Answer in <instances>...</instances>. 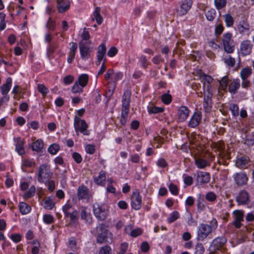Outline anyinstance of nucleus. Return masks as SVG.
Segmentation results:
<instances>
[{
	"mask_svg": "<svg viewBox=\"0 0 254 254\" xmlns=\"http://www.w3.org/2000/svg\"><path fill=\"white\" fill-rule=\"evenodd\" d=\"M100 8L99 7H97L95 11L93 13V17L92 18V20H94L95 19L96 20L97 23L98 24H101L103 21V18L100 14Z\"/></svg>",
	"mask_w": 254,
	"mask_h": 254,
	"instance_id": "nucleus-33",
	"label": "nucleus"
},
{
	"mask_svg": "<svg viewBox=\"0 0 254 254\" xmlns=\"http://www.w3.org/2000/svg\"><path fill=\"white\" fill-rule=\"evenodd\" d=\"M77 195L78 199H88L90 197L89 190L84 186H81L78 188Z\"/></svg>",
	"mask_w": 254,
	"mask_h": 254,
	"instance_id": "nucleus-17",
	"label": "nucleus"
},
{
	"mask_svg": "<svg viewBox=\"0 0 254 254\" xmlns=\"http://www.w3.org/2000/svg\"><path fill=\"white\" fill-rule=\"evenodd\" d=\"M59 149V145L56 143H54L49 146L48 151L50 154L52 155H55L57 154Z\"/></svg>",
	"mask_w": 254,
	"mask_h": 254,
	"instance_id": "nucleus-42",
	"label": "nucleus"
},
{
	"mask_svg": "<svg viewBox=\"0 0 254 254\" xmlns=\"http://www.w3.org/2000/svg\"><path fill=\"white\" fill-rule=\"evenodd\" d=\"M93 212L95 216L99 220H105L108 214L107 206L95 203L93 205Z\"/></svg>",
	"mask_w": 254,
	"mask_h": 254,
	"instance_id": "nucleus-5",
	"label": "nucleus"
},
{
	"mask_svg": "<svg viewBox=\"0 0 254 254\" xmlns=\"http://www.w3.org/2000/svg\"><path fill=\"white\" fill-rule=\"evenodd\" d=\"M179 213L177 211H174L169 214V216L167 218V222L169 223H172L179 218Z\"/></svg>",
	"mask_w": 254,
	"mask_h": 254,
	"instance_id": "nucleus-37",
	"label": "nucleus"
},
{
	"mask_svg": "<svg viewBox=\"0 0 254 254\" xmlns=\"http://www.w3.org/2000/svg\"><path fill=\"white\" fill-rule=\"evenodd\" d=\"M201 117L202 114L200 112H195L189 121V126L190 127H197L200 123Z\"/></svg>",
	"mask_w": 254,
	"mask_h": 254,
	"instance_id": "nucleus-18",
	"label": "nucleus"
},
{
	"mask_svg": "<svg viewBox=\"0 0 254 254\" xmlns=\"http://www.w3.org/2000/svg\"><path fill=\"white\" fill-rule=\"evenodd\" d=\"M252 73V69L247 67L242 69L240 72V76L242 80L247 79Z\"/></svg>",
	"mask_w": 254,
	"mask_h": 254,
	"instance_id": "nucleus-32",
	"label": "nucleus"
},
{
	"mask_svg": "<svg viewBox=\"0 0 254 254\" xmlns=\"http://www.w3.org/2000/svg\"><path fill=\"white\" fill-rule=\"evenodd\" d=\"M148 110L149 113L156 114L163 112V108L156 106H150L148 107Z\"/></svg>",
	"mask_w": 254,
	"mask_h": 254,
	"instance_id": "nucleus-53",
	"label": "nucleus"
},
{
	"mask_svg": "<svg viewBox=\"0 0 254 254\" xmlns=\"http://www.w3.org/2000/svg\"><path fill=\"white\" fill-rule=\"evenodd\" d=\"M228 83V77L225 76L221 78L219 81L220 86L223 90H226Z\"/></svg>",
	"mask_w": 254,
	"mask_h": 254,
	"instance_id": "nucleus-46",
	"label": "nucleus"
},
{
	"mask_svg": "<svg viewBox=\"0 0 254 254\" xmlns=\"http://www.w3.org/2000/svg\"><path fill=\"white\" fill-rule=\"evenodd\" d=\"M210 180V174L199 171L197 173L196 181L200 185L207 184Z\"/></svg>",
	"mask_w": 254,
	"mask_h": 254,
	"instance_id": "nucleus-16",
	"label": "nucleus"
},
{
	"mask_svg": "<svg viewBox=\"0 0 254 254\" xmlns=\"http://www.w3.org/2000/svg\"><path fill=\"white\" fill-rule=\"evenodd\" d=\"M128 248V244L126 243L122 244L119 254H125Z\"/></svg>",
	"mask_w": 254,
	"mask_h": 254,
	"instance_id": "nucleus-64",
	"label": "nucleus"
},
{
	"mask_svg": "<svg viewBox=\"0 0 254 254\" xmlns=\"http://www.w3.org/2000/svg\"><path fill=\"white\" fill-rule=\"evenodd\" d=\"M188 221L187 223L189 226H192L195 225V222L193 220L192 215L190 212H187L186 214Z\"/></svg>",
	"mask_w": 254,
	"mask_h": 254,
	"instance_id": "nucleus-55",
	"label": "nucleus"
},
{
	"mask_svg": "<svg viewBox=\"0 0 254 254\" xmlns=\"http://www.w3.org/2000/svg\"><path fill=\"white\" fill-rule=\"evenodd\" d=\"M230 109L231 111L233 116H236L239 115V107L237 105H231L230 106Z\"/></svg>",
	"mask_w": 254,
	"mask_h": 254,
	"instance_id": "nucleus-60",
	"label": "nucleus"
},
{
	"mask_svg": "<svg viewBox=\"0 0 254 254\" xmlns=\"http://www.w3.org/2000/svg\"><path fill=\"white\" fill-rule=\"evenodd\" d=\"M252 48L253 44L251 41H243L240 45V52L243 56L248 55L251 53Z\"/></svg>",
	"mask_w": 254,
	"mask_h": 254,
	"instance_id": "nucleus-12",
	"label": "nucleus"
},
{
	"mask_svg": "<svg viewBox=\"0 0 254 254\" xmlns=\"http://www.w3.org/2000/svg\"><path fill=\"white\" fill-rule=\"evenodd\" d=\"M232 34L227 33L223 35L222 43L224 44L231 43Z\"/></svg>",
	"mask_w": 254,
	"mask_h": 254,
	"instance_id": "nucleus-50",
	"label": "nucleus"
},
{
	"mask_svg": "<svg viewBox=\"0 0 254 254\" xmlns=\"http://www.w3.org/2000/svg\"><path fill=\"white\" fill-rule=\"evenodd\" d=\"M78 213L75 209H72L71 212H70L67 217H69L70 222V224L73 225H76L78 223Z\"/></svg>",
	"mask_w": 254,
	"mask_h": 254,
	"instance_id": "nucleus-29",
	"label": "nucleus"
},
{
	"mask_svg": "<svg viewBox=\"0 0 254 254\" xmlns=\"http://www.w3.org/2000/svg\"><path fill=\"white\" fill-rule=\"evenodd\" d=\"M85 43L83 41L79 43L81 57L83 60H86L89 58L91 51L90 48L88 46L89 44H85Z\"/></svg>",
	"mask_w": 254,
	"mask_h": 254,
	"instance_id": "nucleus-13",
	"label": "nucleus"
},
{
	"mask_svg": "<svg viewBox=\"0 0 254 254\" xmlns=\"http://www.w3.org/2000/svg\"><path fill=\"white\" fill-rule=\"evenodd\" d=\"M226 25L227 27H231L234 24V19L230 14L223 15Z\"/></svg>",
	"mask_w": 254,
	"mask_h": 254,
	"instance_id": "nucleus-40",
	"label": "nucleus"
},
{
	"mask_svg": "<svg viewBox=\"0 0 254 254\" xmlns=\"http://www.w3.org/2000/svg\"><path fill=\"white\" fill-rule=\"evenodd\" d=\"M72 206L69 204H66L63 207V210L64 214L65 217H67V215L69 214L70 212L72 210Z\"/></svg>",
	"mask_w": 254,
	"mask_h": 254,
	"instance_id": "nucleus-57",
	"label": "nucleus"
},
{
	"mask_svg": "<svg viewBox=\"0 0 254 254\" xmlns=\"http://www.w3.org/2000/svg\"><path fill=\"white\" fill-rule=\"evenodd\" d=\"M35 163L30 160L25 159L22 160L21 169L23 171H25L24 167L30 168L35 165Z\"/></svg>",
	"mask_w": 254,
	"mask_h": 254,
	"instance_id": "nucleus-41",
	"label": "nucleus"
},
{
	"mask_svg": "<svg viewBox=\"0 0 254 254\" xmlns=\"http://www.w3.org/2000/svg\"><path fill=\"white\" fill-rule=\"evenodd\" d=\"M74 127L76 133L78 135V131H80L84 135H88L90 132L87 129L88 125L84 120H81L79 117L75 116L74 118Z\"/></svg>",
	"mask_w": 254,
	"mask_h": 254,
	"instance_id": "nucleus-6",
	"label": "nucleus"
},
{
	"mask_svg": "<svg viewBox=\"0 0 254 254\" xmlns=\"http://www.w3.org/2000/svg\"><path fill=\"white\" fill-rule=\"evenodd\" d=\"M131 92L128 90L125 91L122 98L121 124L125 125L127 122L130 106Z\"/></svg>",
	"mask_w": 254,
	"mask_h": 254,
	"instance_id": "nucleus-2",
	"label": "nucleus"
},
{
	"mask_svg": "<svg viewBox=\"0 0 254 254\" xmlns=\"http://www.w3.org/2000/svg\"><path fill=\"white\" fill-rule=\"evenodd\" d=\"M204 248L201 243H197L195 247L194 254H203Z\"/></svg>",
	"mask_w": 254,
	"mask_h": 254,
	"instance_id": "nucleus-48",
	"label": "nucleus"
},
{
	"mask_svg": "<svg viewBox=\"0 0 254 254\" xmlns=\"http://www.w3.org/2000/svg\"><path fill=\"white\" fill-rule=\"evenodd\" d=\"M162 101L165 104H169L172 101V97L169 94H164L162 96Z\"/></svg>",
	"mask_w": 254,
	"mask_h": 254,
	"instance_id": "nucleus-56",
	"label": "nucleus"
},
{
	"mask_svg": "<svg viewBox=\"0 0 254 254\" xmlns=\"http://www.w3.org/2000/svg\"><path fill=\"white\" fill-rule=\"evenodd\" d=\"M194 162L195 165L199 169H204L205 167L209 165V164L206 160L201 158H195Z\"/></svg>",
	"mask_w": 254,
	"mask_h": 254,
	"instance_id": "nucleus-30",
	"label": "nucleus"
},
{
	"mask_svg": "<svg viewBox=\"0 0 254 254\" xmlns=\"http://www.w3.org/2000/svg\"><path fill=\"white\" fill-rule=\"evenodd\" d=\"M236 201L239 205H246L250 202L249 194L245 190H242L236 198Z\"/></svg>",
	"mask_w": 254,
	"mask_h": 254,
	"instance_id": "nucleus-11",
	"label": "nucleus"
},
{
	"mask_svg": "<svg viewBox=\"0 0 254 254\" xmlns=\"http://www.w3.org/2000/svg\"><path fill=\"white\" fill-rule=\"evenodd\" d=\"M139 62L143 68H146L147 67V61L145 56H141L139 59Z\"/></svg>",
	"mask_w": 254,
	"mask_h": 254,
	"instance_id": "nucleus-59",
	"label": "nucleus"
},
{
	"mask_svg": "<svg viewBox=\"0 0 254 254\" xmlns=\"http://www.w3.org/2000/svg\"><path fill=\"white\" fill-rule=\"evenodd\" d=\"M216 195L212 191H209L206 193L205 198L207 200L213 202L216 199Z\"/></svg>",
	"mask_w": 254,
	"mask_h": 254,
	"instance_id": "nucleus-51",
	"label": "nucleus"
},
{
	"mask_svg": "<svg viewBox=\"0 0 254 254\" xmlns=\"http://www.w3.org/2000/svg\"><path fill=\"white\" fill-rule=\"evenodd\" d=\"M111 248L106 246L101 248L99 254H111Z\"/></svg>",
	"mask_w": 254,
	"mask_h": 254,
	"instance_id": "nucleus-61",
	"label": "nucleus"
},
{
	"mask_svg": "<svg viewBox=\"0 0 254 254\" xmlns=\"http://www.w3.org/2000/svg\"><path fill=\"white\" fill-rule=\"evenodd\" d=\"M106 52V48L105 44H101L98 47L97 52V64H99L100 62L104 60V58Z\"/></svg>",
	"mask_w": 254,
	"mask_h": 254,
	"instance_id": "nucleus-27",
	"label": "nucleus"
},
{
	"mask_svg": "<svg viewBox=\"0 0 254 254\" xmlns=\"http://www.w3.org/2000/svg\"><path fill=\"white\" fill-rule=\"evenodd\" d=\"M142 199L138 191L132 192L131 196V204L132 207L135 210H139L141 207Z\"/></svg>",
	"mask_w": 254,
	"mask_h": 254,
	"instance_id": "nucleus-10",
	"label": "nucleus"
},
{
	"mask_svg": "<svg viewBox=\"0 0 254 254\" xmlns=\"http://www.w3.org/2000/svg\"><path fill=\"white\" fill-rule=\"evenodd\" d=\"M83 88L80 84H78L77 82H75L73 84L71 91L73 93H80L82 92L83 91Z\"/></svg>",
	"mask_w": 254,
	"mask_h": 254,
	"instance_id": "nucleus-47",
	"label": "nucleus"
},
{
	"mask_svg": "<svg viewBox=\"0 0 254 254\" xmlns=\"http://www.w3.org/2000/svg\"><path fill=\"white\" fill-rule=\"evenodd\" d=\"M250 160L248 157L242 156L238 158L236 161V166L241 169H246L249 165Z\"/></svg>",
	"mask_w": 254,
	"mask_h": 254,
	"instance_id": "nucleus-21",
	"label": "nucleus"
},
{
	"mask_svg": "<svg viewBox=\"0 0 254 254\" xmlns=\"http://www.w3.org/2000/svg\"><path fill=\"white\" fill-rule=\"evenodd\" d=\"M90 35L88 31L84 30L82 34V40L80 42H85V44H89L90 41L89 40Z\"/></svg>",
	"mask_w": 254,
	"mask_h": 254,
	"instance_id": "nucleus-49",
	"label": "nucleus"
},
{
	"mask_svg": "<svg viewBox=\"0 0 254 254\" xmlns=\"http://www.w3.org/2000/svg\"><path fill=\"white\" fill-rule=\"evenodd\" d=\"M234 178L236 183L239 186L245 185L248 180L247 175L242 172L236 173L234 175Z\"/></svg>",
	"mask_w": 254,
	"mask_h": 254,
	"instance_id": "nucleus-19",
	"label": "nucleus"
},
{
	"mask_svg": "<svg viewBox=\"0 0 254 254\" xmlns=\"http://www.w3.org/2000/svg\"><path fill=\"white\" fill-rule=\"evenodd\" d=\"M72 158L74 159V160L77 163H80L81 162L82 160V158L80 154L77 152H74L72 153Z\"/></svg>",
	"mask_w": 254,
	"mask_h": 254,
	"instance_id": "nucleus-62",
	"label": "nucleus"
},
{
	"mask_svg": "<svg viewBox=\"0 0 254 254\" xmlns=\"http://www.w3.org/2000/svg\"><path fill=\"white\" fill-rule=\"evenodd\" d=\"M224 63L230 67H233L235 64V60L231 56H229L223 59Z\"/></svg>",
	"mask_w": 254,
	"mask_h": 254,
	"instance_id": "nucleus-44",
	"label": "nucleus"
},
{
	"mask_svg": "<svg viewBox=\"0 0 254 254\" xmlns=\"http://www.w3.org/2000/svg\"><path fill=\"white\" fill-rule=\"evenodd\" d=\"M169 189L170 191V192L174 195H177L178 193V189L177 187L173 184H171L169 186Z\"/></svg>",
	"mask_w": 254,
	"mask_h": 254,
	"instance_id": "nucleus-63",
	"label": "nucleus"
},
{
	"mask_svg": "<svg viewBox=\"0 0 254 254\" xmlns=\"http://www.w3.org/2000/svg\"><path fill=\"white\" fill-rule=\"evenodd\" d=\"M240 87V80L239 79L236 78L230 83L228 87V90L232 94H235L237 92Z\"/></svg>",
	"mask_w": 254,
	"mask_h": 254,
	"instance_id": "nucleus-23",
	"label": "nucleus"
},
{
	"mask_svg": "<svg viewBox=\"0 0 254 254\" xmlns=\"http://www.w3.org/2000/svg\"><path fill=\"white\" fill-rule=\"evenodd\" d=\"M212 93L211 92H208L207 95L204 94L203 99V108L205 112H209L212 108Z\"/></svg>",
	"mask_w": 254,
	"mask_h": 254,
	"instance_id": "nucleus-20",
	"label": "nucleus"
},
{
	"mask_svg": "<svg viewBox=\"0 0 254 254\" xmlns=\"http://www.w3.org/2000/svg\"><path fill=\"white\" fill-rule=\"evenodd\" d=\"M37 89L43 96H45L49 92L48 89L42 84H39L37 86Z\"/></svg>",
	"mask_w": 254,
	"mask_h": 254,
	"instance_id": "nucleus-45",
	"label": "nucleus"
},
{
	"mask_svg": "<svg viewBox=\"0 0 254 254\" xmlns=\"http://www.w3.org/2000/svg\"><path fill=\"white\" fill-rule=\"evenodd\" d=\"M226 239L223 237H219L214 239L210 246L209 249L211 253H216L218 252H225L226 249L224 247Z\"/></svg>",
	"mask_w": 254,
	"mask_h": 254,
	"instance_id": "nucleus-3",
	"label": "nucleus"
},
{
	"mask_svg": "<svg viewBox=\"0 0 254 254\" xmlns=\"http://www.w3.org/2000/svg\"><path fill=\"white\" fill-rule=\"evenodd\" d=\"M52 176L50 166L47 164L41 165L39 168L37 179L40 183H46Z\"/></svg>",
	"mask_w": 254,
	"mask_h": 254,
	"instance_id": "nucleus-4",
	"label": "nucleus"
},
{
	"mask_svg": "<svg viewBox=\"0 0 254 254\" xmlns=\"http://www.w3.org/2000/svg\"><path fill=\"white\" fill-rule=\"evenodd\" d=\"M179 120L182 121H185L188 117L190 111L188 107L186 106H182L179 109Z\"/></svg>",
	"mask_w": 254,
	"mask_h": 254,
	"instance_id": "nucleus-25",
	"label": "nucleus"
},
{
	"mask_svg": "<svg viewBox=\"0 0 254 254\" xmlns=\"http://www.w3.org/2000/svg\"><path fill=\"white\" fill-rule=\"evenodd\" d=\"M97 243L102 244L107 241V237L109 232L105 229V225L100 224L97 227Z\"/></svg>",
	"mask_w": 254,
	"mask_h": 254,
	"instance_id": "nucleus-7",
	"label": "nucleus"
},
{
	"mask_svg": "<svg viewBox=\"0 0 254 254\" xmlns=\"http://www.w3.org/2000/svg\"><path fill=\"white\" fill-rule=\"evenodd\" d=\"M216 11L214 9H211L205 12L206 19L210 21H212L214 19Z\"/></svg>",
	"mask_w": 254,
	"mask_h": 254,
	"instance_id": "nucleus-39",
	"label": "nucleus"
},
{
	"mask_svg": "<svg viewBox=\"0 0 254 254\" xmlns=\"http://www.w3.org/2000/svg\"><path fill=\"white\" fill-rule=\"evenodd\" d=\"M88 81V76L86 74H82L80 75L76 82L80 84L82 87H85Z\"/></svg>",
	"mask_w": 254,
	"mask_h": 254,
	"instance_id": "nucleus-35",
	"label": "nucleus"
},
{
	"mask_svg": "<svg viewBox=\"0 0 254 254\" xmlns=\"http://www.w3.org/2000/svg\"><path fill=\"white\" fill-rule=\"evenodd\" d=\"M59 12L66 11L70 7V2L69 0H56Z\"/></svg>",
	"mask_w": 254,
	"mask_h": 254,
	"instance_id": "nucleus-15",
	"label": "nucleus"
},
{
	"mask_svg": "<svg viewBox=\"0 0 254 254\" xmlns=\"http://www.w3.org/2000/svg\"><path fill=\"white\" fill-rule=\"evenodd\" d=\"M105 173L103 171H101L97 177L94 178V182L98 185H103L106 180Z\"/></svg>",
	"mask_w": 254,
	"mask_h": 254,
	"instance_id": "nucleus-31",
	"label": "nucleus"
},
{
	"mask_svg": "<svg viewBox=\"0 0 254 254\" xmlns=\"http://www.w3.org/2000/svg\"><path fill=\"white\" fill-rule=\"evenodd\" d=\"M218 227L217 220L213 218L209 224L201 223L198 227L197 233V239L199 241H203Z\"/></svg>",
	"mask_w": 254,
	"mask_h": 254,
	"instance_id": "nucleus-1",
	"label": "nucleus"
},
{
	"mask_svg": "<svg viewBox=\"0 0 254 254\" xmlns=\"http://www.w3.org/2000/svg\"><path fill=\"white\" fill-rule=\"evenodd\" d=\"M223 45L225 51L227 53H232L234 52L235 47L231 45V43L224 44Z\"/></svg>",
	"mask_w": 254,
	"mask_h": 254,
	"instance_id": "nucleus-54",
	"label": "nucleus"
},
{
	"mask_svg": "<svg viewBox=\"0 0 254 254\" xmlns=\"http://www.w3.org/2000/svg\"><path fill=\"white\" fill-rule=\"evenodd\" d=\"M54 217L50 214H45L43 216V220L46 224H51L54 222Z\"/></svg>",
	"mask_w": 254,
	"mask_h": 254,
	"instance_id": "nucleus-58",
	"label": "nucleus"
},
{
	"mask_svg": "<svg viewBox=\"0 0 254 254\" xmlns=\"http://www.w3.org/2000/svg\"><path fill=\"white\" fill-rule=\"evenodd\" d=\"M12 79L8 77L6 80V83L0 86V90L3 96H7V94L9 92L11 87Z\"/></svg>",
	"mask_w": 254,
	"mask_h": 254,
	"instance_id": "nucleus-24",
	"label": "nucleus"
},
{
	"mask_svg": "<svg viewBox=\"0 0 254 254\" xmlns=\"http://www.w3.org/2000/svg\"><path fill=\"white\" fill-rule=\"evenodd\" d=\"M250 28V25L244 18L240 21L238 29L240 33H244L249 31Z\"/></svg>",
	"mask_w": 254,
	"mask_h": 254,
	"instance_id": "nucleus-28",
	"label": "nucleus"
},
{
	"mask_svg": "<svg viewBox=\"0 0 254 254\" xmlns=\"http://www.w3.org/2000/svg\"><path fill=\"white\" fill-rule=\"evenodd\" d=\"M214 5L217 10H220L224 8L227 3L226 0H214Z\"/></svg>",
	"mask_w": 254,
	"mask_h": 254,
	"instance_id": "nucleus-38",
	"label": "nucleus"
},
{
	"mask_svg": "<svg viewBox=\"0 0 254 254\" xmlns=\"http://www.w3.org/2000/svg\"><path fill=\"white\" fill-rule=\"evenodd\" d=\"M24 144V140L20 137H18L16 138L15 150L20 155H22L25 153V150L23 147Z\"/></svg>",
	"mask_w": 254,
	"mask_h": 254,
	"instance_id": "nucleus-26",
	"label": "nucleus"
},
{
	"mask_svg": "<svg viewBox=\"0 0 254 254\" xmlns=\"http://www.w3.org/2000/svg\"><path fill=\"white\" fill-rule=\"evenodd\" d=\"M19 208L20 212L22 214H26L28 213L31 210L30 206L27 205L26 203L23 202L19 203Z\"/></svg>",
	"mask_w": 254,
	"mask_h": 254,
	"instance_id": "nucleus-34",
	"label": "nucleus"
},
{
	"mask_svg": "<svg viewBox=\"0 0 254 254\" xmlns=\"http://www.w3.org/2000/svg\"><path fill=\"white\" fill-rule=\"evenodd\" d=\"M46 27L50 30L53 31L56 27L55 22L53 20L51 17H49L46 24Z\"/></svg>",
	"mask_w": 254,
	"mask_h": 254,
	"instance_id": "nucleus-52",
	"label": "nucleus"
},
{
	"mask_svg": "<svg viewBox=\"0 0 254 254\" xmlns=\"http://www.w3.org/2000/svg\"><path fill=\"white\" fill-rule=\"evenodd\" d=\"M201 82L203 83V90L204 92L206 90L207 92H211V83L213 80V78L209 75L205 73H203L201 76Z\"/></svg>",
	"mask_w": 254,
	"mask_h": 254,
	"instance_id": "nucleus-14",
	"label": "nucleus"
},
{
	"mask_svg": "<svg viewBox=\"0 0 254 254\" xmlns=\"http://www.w3.org/2000/svg\"><path fill=\"white\" fill-rule=\"evenodd\" d=\"M234 220L231 224L237 229L240 228L242 226L241 222L244 221V211L242 210H235L232 213Z\"/></svg>",
	"mask_w": 254,
	"mask_h": 254,
	"instance_id": "nucleus-8",
	"label": "nucleus"
},
{
	"mask_svg": "<svg viewBox=\"0 0 254 254\" xmlns=\"http://www.w3.org/2000/svg\"><path fill=\"white\" fill-rule=\"evenodd\" d=\"M43 147V142L41 140H37L34 142L32 145V149L37 152L40 151Z\"/></svg>",
	"mask_w": 254,
	"mask_h": 254,
	"instance_id": "nucleus-36",
	"label": "nucleus"
},
{
	"mask_svg": "<svg viewBox=\"0 0 254 254\" xmlns=\"http://www.w3.org/2000/svg\"><path fill=\"white\" fill-rule=\"evenodd\" d=\"M81 219L87 224H91L92 222V217L90 212L87 211L86 208H83L80 212Z\"/></svg>",
	"mask_w": 254,
	"mask_h": 254,
	"instance_id": "nucleus-22",
	"label": "nucleus"
},
{
	"mask_svg": "<svg viewBox=\"0 0 254 254\" xmlns=\"http://www.w3.org/2000/svg\"><path fill=\"white\" fill-rule=\"evenodd\" d=\"M44 207L49 210L52 209L55 206V203L54 201L50 198L48 197L45 200Z\"/></svg>",
	"mask_w": 254,
	"mask_h": 254,
	"instance_id": "nucleus-43",
	"label": "nucleus"
},
{
	"mask_svg": "<svg viewBox=\"0 0 254 254\" xmlns=\"http://www.w3.org/2000/svg\"><path fill=\"white\" fill-rule=\"evenodd\" d=\"M192 5V0H184L180 7L177 9V15L180 16L186 15L191 8Z\"/></svg>",
	"mask_w": 254,
	"mask_h": 254,
	"instance_id": "nucleus-9",
	"label": "nucleus"
}]
</instances>
